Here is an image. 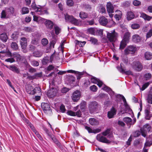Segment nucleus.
<instances>
[{
    "label": "nucleus",
    "mask_w": 152,
    "mask_h": 152,
    "mask_svg": "<svg viewBox=\"0 0 152 152\" xmlns=\"http://www.w3.org/2000/svg\"><path fill=\"white\" fill-rule=\"evenodd\" d=\"M90 89L93 92H96L97 91V87L95 85H93L90 87Z\"/></svg>",
    "instance_id": "603ef678"
},
{
    "label": "nucleus",
    "mask_w": 152,
    "mask_h": 152,
    "mask_svg": "<svg viewBox=\"0 0 152 152\" xmlns=\"http://www.w3.org/2000/svg\"><path fill=\"white\" fill-rule=\"evenodd\" d=\"M133 68L136 70L139 71L141 70L142 66L141 64L139 62H134L132 65Z\"/></svg>",
    "instance_id": "f8f14e48"
},
{
    "label": "nucleus",
    "mask_w": 152,
    "mask_h": 152,
    "mask_svg": "<svg viewBox=\"0 0 152 152\" xmlns=\"http://www.w3.org/2000/svg\"><path fill=\"white\" fill-rule=\"evenodd\" d=\"M68 80L70 82H74L75 81V77L71 75H67Z\"/></svg>",
    "instance_id": "8fccbe9b"
},
{
    "label": "nucleus",
    "mask_w": 152,
    "mask_h": 152,
    "mask_svg": "<svg viewBox=\"0 0 152 152\" xmlns=\"http://www.w3.org/2000/svg\"><path fill=\"white\" fill-rule=\"evenodd\" d=\"M140 17L143 18L145 20L148 21L152 19V17L149 16L143 13H142L141 14Z\"/></svg>",
    "instance_id": "a878e982"
},
{
    "label": "nucleus",
    "mask_w": 152,
    "mask_h": 152,
    "mask_svg": "<svg viewBox=\"0 0 152 152\" xmlns=\"http://www.w3.org/2000/svg\"><path fill=\"white\" fill-rule=\"evenodd\" d=\"M137 50L136 48L133 45L128 46L124 50V54L127 55L129 54H133L135 53Z\"/></svg>",
    "instance_id": "0eeeda50"
},
{
    "label": "nucleus",
    "mask_w": 152,
    "mask_h": 152,
    "mask_svg": "<svg viewBox=\"0 0 152 152\" xmlns=\"http://www.w3.org/2000/svg\"><path fill=\"white\" fill-rule=\"evenodd\" d=\"M127 42H128L126 41L122 40L120 43L119 49L121 50L123 49L126 46Z\"/></svg>",
    "instance_id": "473e14b6"
},
{
    "label": "nucleus",
    "mask_w": 152,
    "mask_h": 152,
    "mask_svg": "<svg viewBox=\"0 0 152 152\" xmlns=\"http://www.w3.org/2000/svg\"><path fill=\"white\" fill-rule=\"evenodd\" d=\"M42 73H35L34 75L33 76L34 78H37L38 77H40L42 76Z\"/></svg>",
    "instance_id": "680f3d73"
},
{
    "label": "nucleus",
    "mask_w": 152,
    "mask_h": 152,
    "mask_svg": "<svg viewBox=\"0 0 152 152\" xmlns=\"http://www.w3.org/2000/svg\"><path fill=\"white\" fill-rule=\"evenodd\" d=\"M67 114L70 115L72 116H75L76 114L75 112L72 111V110H69L67 112Z\"/></svg>",
    "instance_id": "e2e57ef3"
},
{
    "label": "nucleus",
    "mask_w": 152,
    "mask_h": 152,
    "mask_svg": "<svg viewBox=\"0 0 152 152\" xmlns=\"http://www.w3.org/2000/svg\"><path fill=\"white\" fill-rule=\"evenodd\" d=\"M132 39L135 42H138L140 41L141 38L138 35L134 34L132 36Z\"/></svg>",
    "instance_id": "b1692460"
},
{
    "label": "nucleus",
    "mask_w": 152,
    "mask_h": 152,
    "mask_svg": "<svg viewBox=\"0 0 152 152\" xmlns=\"http://www.w3.org/2000/svg\"><path fill=\"white\" fill-rule=\"evenodd\" d=\"M67 5L69 7H72L74 4V2L72 0H68L66 1Z\"/></svg>",
    "instance_id": "6e6d98bb"
},
{
    "label": "nucleus",
    "mask_w": 152,
    "mask_h": 152,
    "mask_svg": "<svg viewBox=\"0 0 152 152\" xmlns=\"http://www.w3.org/2000/svg\"><path fill=\"white\" fill-rule=\"evenodd\" d=\"M10 17L5 9L2 11L1 16V18H7Z\"/></svg>",
    "instance_id": "bb28decb"
},
{
    "label": "nucleus",
    "mask_w": 152,
    "mask_h": 152,
    "mask_svg": "<svg viewBox=\"0 0 152 152\" xmlns=\"http://www.w3.org/2000/svg\"><path fill=\"white\" fill-rule=\"evenodd\" d=\"M80 109L81 110L85 109L86 107V103L85 101L82 102L80 104Z\"/></svg>",
    "instance_id": "37998d69"
},
{
    "label": "nucleus",
    "mask_w": 152,
    "mask_h": 152,
    "mask_svg": "<svg viewBox=\"0 0 152 152\" xmlns=\"http://www.w3.org/2000/svg\"><path fill=\"white\" fill-rule=\"evenodd\" d=\"M151 74L149 73H145L144 75V77L146 80H150L151 78Z\"/></svg>",
    "instance_id": "a18cd8bd"
},
{
    "label": "nucleus",
    "mask_w": 152,
    "mask_h": 152,
    "mask_svg": "<svg viewBox=\"0 0 152 152\" xmlns=\"http://www.w3.org/2000/svg\"><path fill=\"white\" fill-rule=\"evenodd\" d=\"M43 19L40 17L37 16L35 15L33 16V20L37 22H39V20H42Z\"/></svg>",
    "instance_id": "49530a36"
},
{
    "label": "nucleus",
    "mask_w": 152,
    "mask_h": 152,
    "mask_svg": "<svg viewBox=\"0 0 152 152\" xmlns=\"http://www.w3.org/2000/svg\"><path fill=\"white\" fill-rule=\"evenodd\" d=\"M147 100L148 103L152 104V94H149L148 95Z\"/></svg>",
    "instance_id": "a19ab883"
},
{
    "label": "nucleus",
    "mask_w": 152,
    "mask_h": 152,
    "mask_svg": "<svg viewBox=\"0 0 152 152\" xmlns=\"http://www.w3.org/2000/svg\"><path fill=\"white\" fill-rule=\"evenodd\" d=\"M0 39L4 42H6L8 39V37L5 33H2L0 34Z\"/></svg>",
    "instance_id": "5701e85b"
},
{
    "label": "nucleus",
    "mask_w": 152,
    "mask_h": 152,
    "mask_svg": "<svg viewBox=\"0 0 152 152\" xmlns=\"http://www.w3.org/2000/svg\"><path fill=\"white\" fill-rule=\"evenodd\" d=\"M91 81L92 83L97 84V85L100 87H101L103 84V83L102 81L95 77L91 78Z\"/></svg>",
    "instance_id": "dca6fc26"
},
{
    "label": "nucleus",
    "mask_w": 152,
    "mask_h": 152,
    "mask_svg": "<svg viewBox=\"0 0 152 152\" xmlns=\"http://www.w3.org/2000/svg\"><path fill=\"white\" fill-rule=\"evenodd\" d=\"M20 42L22 48H26L27 46V40L26 37H23L21 38Z\"/></svg>",
    "instance_id": "2eb2a0df"
},
{
    "label": "nucleus",
    "mask_w": 152,
    "mask_h": 152,
    "mask_svg": "<svg viewBox=\"0 0 152 152\" xmlns=\"http://www.w3.org/2000/svg\"><path fill=\"white\" fill-rule=\"evenodd\" d=\"M81 96L80 92L78 90H76L72 94L71 98L74 102H77L80 99Z\"/></svg>",
    "instance_id": "6e6552de"
},
{
    "label": "nucleus",
    "mask_w": 152,
    "mask_h": 152,
    "mask_svg": "<svg viewBox=\"0 0 152 152\" xmlns=\"http://www.w3.org/2000/svg\"><path fill=\"white\" fill-rule=\"evenodd\" d=\"M89 122L90 124L92 125H96L98 124V121L94 118H91L89 119Z\"/></svg>",
    "instance_id": "72a5a7b5"
},
{
    "label": "nucleus",
    "mask_w": 152,
    "mask_h": 152,
    "mask_svg": "<svg viewBox=\"0 0 152 152\" xmlns=\"http://www.w3.org/2000/svg\"><path fill=\"white\" fill-rule=\"evenodd\" d=\"M12 56L15 58L17 61L23 62L27 67H29L30 65L28 64L24 56H21L18 53L15 52L13 53Z\"/></svg>",
    "instance_id": "f257e3e1"
},
{
    "label": "nucleus",
    "mask_w": 152,
    "mask_h": 152,
    "mask_svg": "<svg viewBox=\"0 0 152 152\" xmlns=\"http://www.w3.org/2000/svg\"><path fill=\"white\" fill-rule=\"evenodd\" d=\"M49 57H44L42 61V63L43 65H45L49 62Z\"/></svg>",
    "instance_id": "79ce46f5"
},
{
    "label": "nucleus",
    "mask_w": 152,
    "mask_h": 152,
    "mask_svg": "<svg viewBox=\"0 0 152 152\" xmlns=\"http://www.w3.org/2000/svg\"><path fill=\"white\" fill-rule=\"evenodd\" d=\"M19 33L17 32H14L11 36L12 38L14 40L16 39L18 37Z\"/></svg>",
    "instance_id": "4c0bfd02"
},
{
    "label": "nucleus",
    "mask_w": 152,
    "mask_h": 152,
    "mask_svg": "<svg viewBox=\"0 0 152 152\" xmlns=\"http://www.w3.org/2000/svg\"><path fill=\"white\" fill-rule=\"evenodd\" d=\"M134 17L133 13L132 12H129L127 13V19L128 20H130L133 19Z\"/></svg>",
    "instance_id": "c756f323"
},
{
    "label": "nucleus",
    "mask_w": 152,
    "mask_h": 152,
    "mask_svg": "<svg viewBox=\"0 0 152 152\" xmlns=\"http://www.w3.org/2000/svg\"><path fill=\"white\" fill-rule=\"evenodd\" d=\"M8 53V55H10V56H11V53L8 50L6 49V50H3L1 51L0 52V53Z\"/></svg>",
    "instance_id": "338daca9"
},
{
    "label": "nucleus",
    "mask_w": 152,
    "mask_h": 152,
    "mask_svg": "<svg viewBox=\"0 0 152 152\" xmlns=\"http://www.w3.org/2000/svg\"><path fill=\"white\" fill-rule=\"evenodd\" d=\"M38 38L33 39L31 41L32 43L33 44L37 45L38 43Z\"/></svg>",
    "instance_id": "0e129e2a"
},
{
    "label": "nucleus",
    "mask_w": 152,
    "mask_h": 152,
    "mask_svg": "<svg viewBox=\"0 0 152 152\" xmlns=\"http://www.w3.org/2000/svg\"><path fill=\"white\" fill-rule=\"evenodd\" d=\"M41 107L45 113H46L47 111H50V106L47 103H42Z\"/></svg>",
    "instance_id": "a211bd4d"
},
{
    "label": "nucleus",
    "mask_w": 152,
    "mask_h": 152,
    "mask_svg": "<svg viewBox=\"0 0 152 152\" xmlns=\"http://www.w3.org/2000/svg\"><path fill=\"white\" fill-rule=\"evenodd\" d=\"M26 88L28 93L30 94L33 95L36 93L37 88H35L33 89L31 86L30 85H27L26 86Z\"/></svg>",
    "instance_id": "9d476101"
},
{
    "label": "nucleus",
    "mask_w": 152,
    "mask_h": 152,
    "mask_svg": "<svg viewBox=\"0 0 152 152\" xmlns=\"http://www.w3.org/2000/svg\"><path fill=\"white\" fill-rule=\"evenodd\" d=\"M33 55L36 57H40L42 56V53L39 51H35L34 52Z\"/></svg>",
    "instance_id": "09e8293b"
},
{
    "label": "nucleus",
    "mask_w": 152,
    "mask_h": 152,
    "mask_svg": "<svg viewBox=\"0 0 152 152\" xmlns=\"http://www.w3.org/2000/svg\"><path fill=\"white\" fill-rule=\"evenodd\" d=\"M65 18L66 21L69 22L74 25H77L79 23L78 20L72 16L66 14L65 15Z\"/></svg>",
    "instance_id": "7ed1b4c3"
},
{
    "label": "nucleus",
    "mask_w": 152,
    "mask_h": 152,
    "mask_svg": "<svg viewBox=\"0 0 152 152\" xmlns=\"http://www.w3.org/2000/svg\"><path fill=\"white\" fill-rule=\"evenodd\" d=\"M107 11L109 14L112 13L114 12V7L112 3L109 2L107 4Z\"/></svg>",
    "instance_id": "f3484780"
},
{
    "label": "nucleus",
    "mask_w": 152,
    "mask_h": 152,
    "mask_svg": "<svg viewBox=\"0 0 152 152\" xmlns=\"http://www.w3.org/2000/svg\"><path fill=\"white\" fill-rule=\"evenodd\" d=\"M45 25L47 28L51 30L54 26L53 23L51 20H47L45 22Z\"/></svg>",
    "instance_id": "412c9836"
},
{
    "label": "nucleus",
    "mask_w": 152,
    "mask_h": 152,
    "mask_svg": "<svg viewBox=\"0 0 152 152\" xmlns=\"http://www.w3.org/2000/svg\"><path fill=\"white\" fill-rule=\"evenodd\" d=\"M152 36V30L151 29L146 34V38H148L151 37Z\"/></svg>",
    "instance_id": "774afa93"
},
{
    "label": "nucleus",
    "mask_w": 152,
    "mask_h": 152,
    "mask_svg": "<svg viewBox=\"0 0 152 152\" xmlns=\"http://www.w3.org/2000/svg\"><path fill=\"white\" fill-rule=\"evenodd\" d=\"M11 47L14 50H16L18 49V46L17 43L15 42H12L11 44Z\"/></svg>",
    "instance_id": "2f4dec72"
},
{
    "label": "nucleus",
    "mask_w": 152,
    "mask_h": 152,
    "mask_svg": "<svg viewBox=\"0 0 152 152\" xmlns=\"http://www.w3.org/2000/svg\"><path fill=\"white\" fill-rule=\"evenodd\" d=\"M141 4V2L137 0H134L133 2V4L135 6H139Z\"/></svg>",
    "instance_id": "864d4df0"
},
{
    "label": "nucleus",
    "mask_w": 152,
    "mask_h": 152,
    "mask_svg": "<svg viewBox=\"0 0 152 152\" xmlns=\"http://www.w3.org/2000/svg\"><path fill=\"white\" fill-rule=\"evenodd\" d=\"M96 34L101 35L103 34V30L101 29L97 30L96 29Z\"/></svg>",
    "instance_id": "69168bd1"
},
{
    "label": "nucleus",
    "mask_w": 152,
    "mask_h": 152,
    "mask_svg": "<svg viewBox=\"0 0 152 152\" xmlns=\"http://www.w3.org/2000/svg\"><path fill=\"white\" fill-rule=\"evenodd\" d=\"M24 30L27 32H31L32 31L33 29L31 27H26L24 28Z\"/></svg>",
    "instance_id": "5fc2aeb1"
},
{
    "label": "nucleus",
    "mask_w": 152,
    "mask_h": 152,
    "mask_svg": "<svg viewBox=\"0 0 152 152\" xmlns=\"http://www.w3.org/2000/svg\"><path fill=\"white\" fill-rule=\"evenodd\" d=\"M31 7L34 10L37 12L39 15H41L44 14H48V13L47 10L37 8L35 3H33L31 5Z\"/></svg>",
    "instance_id": "423d86ee"
},
{
    "label": "nucleus",
    "mask_w": 152,
    "mask_h": 152,
    "mask_svg": "<svg viewBox=\"0 0 152 152\" xmlns=\"http://www.w3.org/2000/svg\"><path fill=\"white\" fill-rule=\"evenodd\" d=\"M29 12V9L26 7H23L22 9L21 13L22 15L28 13Z\"/></svg>",
    "instance_id": "58836bf2"
},
{
    "label": "nucleus",
    "mask_w": 152,
    "mask_h": 152,
    "mask_svg": "<svg viewBox=\"0 0 152 152\" xmlns=\"http://www.w3.org/2000/svg\"><path fill=\"white\" fill-rule=\"evenodd\" d=\"M124 121L128 125L132 124V120L131 118L126 117L124 118Z\"/></svg>",
    "instance_id": "7c9ffc66"
},
{
    "label": "nucleus",
    "mask_w": 152,
    "mask_h": 152,
    "mask_svg": "<svg viewBox=\"0 0 152 152\" xmlns=\"http://www.w3.org/2000/svg\"><path fill=\"white\" fill-rule=\"evenodd\" d=\"M151 129V126L148 124H146L143 126V127L140 129V131L142 135L145 137L147 133L150 131Z\"/></svg>",
    "instance_id": "39448f33"
},
{
    "label": "nucleus",
    "mask_w": 152,
    "mask_h": 152,
    "mask_svg": "<svg viewBox=\"0 0 152 152\" xmlns=\"http://www.w3.org/2000/svg\"><path fill=\"white\" fill-rule=\"evenodd\" d=\"M47 95L49 98H53L58 96L59 94L58 90L56 88H52L49 90L47 93Z\"/></svg>",
    "instance_id": "20e7f679"
},
{
    "label": "nucleus",
    "mask_w": 152,
    "mask_h": 152,
    "mask_svg": "<svg viewBox=\"0 0 152 152\" xmlns=\"http://www.w3.org/2000/svg\"><path fill=\"white\" fill-rule=\"evenodd\" d=\"M97 103L96 102H91L88 106L89 109L91 113H92L97 108Z\"/></svg>",
    "instance_id": "9b49d317"
},
{
    "label": "nucleus",
    "mask_w": 152,
    "mask_h": 152,
    "mask_svg": "<svg viewBox=\"0 0 152 152\" xmlns=\"http://www.w3.org/2000/svg\"><path fill=\"white\" fill-rule=\"evenodd\" d=\"M90 41L92 43L94 44H96L97 42V40L96 39L92 37L90 38Z\"/></svg>",
    "instance_id": "13d9d810"
},
{
    "label": "nucleus",
    "mask_w": 152,
    "mask_h": 152,
    "mask_svg": "<svg viewBox=\"0 0 152 152\" xmlns=\"http://www.w3.org/2000/svg\"><path fill=\"white\" fill-rule=\"evenodd\" d=\"M46 133L47 134L49 138L51 139L52 141L55 143L59 147L60 145V143L54 137V135H51L50 134L49 131L47 129H45Z\"/></svg>",
    "instance_id": "1a4fd4ad"
},
{
    "label": "nucleus",
    "mask_w": 152,
    "mask_h": 152,
    "mask_svg": "<svg viewBox=\"0 0 152 152\" xmlns=\"http://www.w3.org/2000/svg\"><path fill=\"white\" fill-rule=\"evenodd\" d=\"M6 67L14 72L17 73H19L20 71L19 69L15 66L12 65L9 66H6Z\"/></svg>",
    "instance_id": "4be33fe9"
},
{
    "label": "nucleus",
    "mask_w": 152,
    "mask_h": 152,
    "mask_svg": "<svg viewBox=\"0 0 152 152\" xmlns=\"http://www.w3.org/2000/svg\"><path fill=\"white\" fill-rule=\"evenodd\" d=\"M54 29L55 32V34L57 35H58L61 31L60 28L56 25H54Z\"/></svg>",
    "instance_id": "f704fd0d"
},
{
    "label": "nucleus",
    "mask_w": 152,
    "mask_h": 152,
    "mask_svg": "<svg viewBox=\"0 0 152 152\" xmlns=\"http://www.w3.org/2000/svg\"><path fill=\"white\" fill-rule=\"evenodd\" d=\"M130 37V33L129 32H126L124 34L123 40L128 42Z\"/></svg>",
    "instance_id": "ea45409f"
},
{
    "label": "nucleus",
    "mask_w": 152,
    "mask_h": 152,
    "mask_svg": "<svg viewBox=\"0 0 152 152\" xmlns=\"http://www.w3.org/2000/svg\"><path fill=\"white\" fill-rule=\"evenodd\" d=\"M116 113V110L114 107H112L110 110L107 113V116L109 118H111L114 117Z\"/></svg>",
    "instance_id": "4468645a"
},
{
    "label": "nucleus",
    "mask_w": 152,
    "mask_h": 152,
    "mask_svg": "<svg viewBox=\"0 0 152 152\" xmlns=\"http://www.w3.org/2000/svg\"><path fill=\"white\" fill-rule=\"evenodd\" d=\"M99 22L101 25L105 26L107 23L108 20L107 19L104 17L102 16L99 19Z\"/></svg>",
    "instance_id": "6ab92c4d"
},
{
    "label": "nucleus",
    "mask_w": 152,
    "mask_h": 152,
    "mask_svg": "<svg viewBox=\"0 0 152 152\" xmlns=\"http://www.w3.org/2000/svg\"><path fill=\"white\" fill-rule=\"evenodd\" d=\"M152 56V54L149 52H146L145 54V58L148 60L151 59Z\"/></svg>",
    "instance_id": "e433bc0d"
},
{
    "label": "nucleus",
    "mask_w": 152,
    "mask_h": 152,
    "mask_svg": "<svg viewBox=\"0 0 152 152\" xmlns=\"http://www.w3.org/2000/svg\"><path fill=\"white\" fill-rule=\"evenodd\" d=\"M102 89L106 91L110 95H113L114 94V92L111 89L107 86H105L102 88Z\"/></svg>",
    "instance_id": "c85d7f7f"
},
{
    "label": "nucleus",
    "mask_w": 152,
    "mask_h": 152,
    "mask_svg": "<svg viewBox=\"0 0 152 152\" xmlns=\"http://www.w3.org/2000/svg\"><path fill=\"white\" fill-rule=\"evenodd\" d=\"M75 41L76 45H79L80 47H83L86 43V42L85 41L82 42L78 40H76Z\"/></svg>",
    "instance_id": "c03bdc74"
},
{
    "label": "nucleus",
    "mask_w": 152,
    "mask_h": 152,
    "mask_svg": "<svg viewBox=\"0 0 152 152\" xmlns=\"http://www.w3.org/2000/svg\"><path fill=\"white\" fill-rule=\"evenodd\" d=\"M150 82H148L145 83L142 87L141 90L142 91L144 90L150 84Z\"/></svg>",
    "instance_id": "3c124183"
},
{
    "label": "nucleus",
    "mask_w": 152,
    "mask_h": 152,
    "mask_svg": "<svg viewBox=\"0 0 152 152\" xmlns=\"http://www.w3.org/2000/svg\"><path fill=\"white\" fill-rule=\"evenodd\" d=\"M87 31L89 33L92 35H96V29L94 28H90L88 29Z\"/></svg>",
    "instance_id": "c9c22d12"
},
{
    "label": "nucleus",
    "mask_w": 152,
    "mask_h": 152,
    "mask_svg": "<svg viewBox=\"0 0 152 152\" xmlns=\"http://www.w3.org/2000/svg\"><path fill=\"white\" fill-rule=\"evenodd\" d=\"M145 118L146 120H150L152 116V115L150 114V111L148 109H145Z\"/></svg>",
    "instance_id": "cd10ccee"
},
{
    "label": "nucleus",
    "mask_w": 152,
    "mask_h": 152,
    "mask_svg": "<svg viewBox=\"0 0 152 152\" xmlns=\"http://www.w3.org/2000/svg\"><path fill=\"white\" fill-rule=\"evenodd\" d=\"M48 43V40L46 39H43L42 40V44L43 45H46Z\"/></svg>",
    "instance_id": "052dcab7"
},
{
    "label": "nucleus",
    "mask_w": 152,
    "mask_h": 152,
    "mask_svg": "<svg viewBox=\"0 0 152 152\" xmlns=\"http://www.w3.org/2000/svg\"><path fill=\"white\" fill-rule=\"evenodd\" d=\"M79 17L82 19L83 20L87 18L88 17V14L83 11H81L79 13Z\"/></svg>",
    "instance_id": "393cba45"
},
{
    "label": "nucleus",
    "mask_w": 152,
    "mask_h": 152,
    "mask_svg": "<svg viewBox=\"0 0 152 152\" xmlns=\"http://www.w3.org/2000/svg\"><path fill=\"white\" fill-rule=\"evenodd\" d=\"M117 37V34L115 32V30L110 32H107V38L108 40L111 42L115 41Z\"/></svg>",
    "instance_id": "f03ea898"
},
{
    "label": "nucleus",
    "mask_w": 152,
    "mask_h": 152,
    "mask_svg": "<svg viewBox=\"0 0 152 152\" xmlns=\"http://www.w3.org/2000/svg\"><path fill=\"white\" fill-rule=\"evenodd\" d=\"M31 64L32 66H38L39 65V62L35 60L32 61L31 62Z\"/></svg>",
    "instance_id": "4d7b16f0"
},
{
    "label": "nucleus",
    "mask_w": 152,
    "mask_h": 152,
    "mask_svg": "<svg viewBox=\"0 0 152 152\" xmlns=\"http://www.w3.org/2000/svg\"><path fill=\"white\" fill-rule=\"evenodd\" d=\"M75 74L76 75L77 79L79 80L83 75V72H80L77 71V72Z\"/></svg>",
    "instance_id": "de8ad7c7"
},
{
    "label": "nucleus",
    "mask_w": 152,
    "mask_h": 152,
    "mask_svg": "<svg viewBox=\"0 0 152 152\" xmlns=\"http://www.w3.org/2000/svg\"><path fill=\"white\" fill-rule=\"evenodd\" d=\"M96 139L99 142L105 143H109L110 141L107 140L101 134H99L96 136Z\"/></svg>",
    "instance_id": "ddd939ff"
},
{
    "label": "nucleus",
    "mask_w": 152,
    "mask_h": 152,
    "mask_svg": "<svg viewBox=\"0 0 152 152\" xmlns=\"http://www.w3.org/2000/svg\"><path fill=\"white\" fill-rule=\"evenodd\" d=\"M140 27L139 24L136 23L132 24L131 26V27L133 29H137L139 28Z\"/></svg>",
    "instance_id": "bf43d9fd"
},
{
    "label": "nucleus",
    "mask_w": 152,
    "mask_h": 152,
    "mask_svg": "<svg viewBox=\"0 0 152 152\" xmlns=\"http://www.w3.org/2000/svg\"><path fill=\"white\" fill-rule=\"evenodd\" d=\"M5 9L10 17L14 14V9L12 7L6 8Z\"/></svg>",
    "instance_id": "aec40b11"
}]
</instances>
